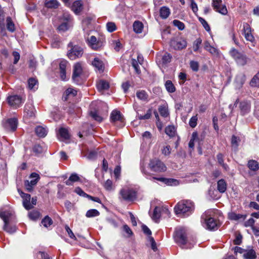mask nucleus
Wrapping results in <instances>:
<instances>
[{"label": "nucleus", "instance_id": "f257e3e1", "mask_svg": "<svg viewBox=\"0 0 259 259\" xmlns=\"http://www.w3.org/2000/svg\"><path fill=\"white\" fill-rule=\"evenodd\" d=\"M176 214H183L188 216L194 209V205L190 200H183L179 202L175 207Z\"/></svg>", "mask_w": 259, "mask_h": 259}, {"label": "nucleus", "instance_id": "f03ea898", "mask_svg": "<svg viewBox=\"0 0 259 259\" xmlns=\"http://www.w3.org/2000/svg\"><path fill=\"white\" fill-rule=\"evenodd\" d=\"M141 172L145 176V178L151 181L156 180L168 186L176 185L178 184L177 180L174 179L152 177L151 174L149 172L145 167L143 166H141Z\"/></svg>", "mask_w": 259, "mask_h": 259}, {"label": "nucleus", "instance_id": "7ed1b4c3", "mask_svg": "<svg viewBox=\"0 0 259 259\" xmlns=\"http://www.w3.org/2000/svg\"><path fill=\"white\" fill-rule=\"evenodd\" d=\"M175 241L180 245H185L187 242V235L185 228L180 227L177 228L174 234Z\"/></svg>", "mask_w": 259, "mask_h": 259}, {"label": "nucleus", "instance_id": "20e7f679", "mask_svg": "<svg viewBox=\"0 0 259 259\" xmlns=\"http://www.w3.org/2000/svg\"><path fill=\"white\" fill-rule=\"evenodd\" d=\"M230 54L238 65L244 66L246 64L247 58L244 54L239 52L237 50L234 48H233L230 51Z\"/></svg>", "mask_w": 259, "mask_h": 259}, {"label": "nucleus", "instance_id": "39448f33", "mask_svg": "<svg viewBox=\"0 0 259 259\" xmlns=\"http://www.w3.org/2000/svg\"><path fill=\"white\" fill-rule=\"evenodd\" d=\"M148 166L152 171L156 172H164L166 170V167L164 163L158 159H151Z\"/></svg>", "mask_w": 259, "mask_h": 259}, {"label": "nucleus", "instance_id": "423d86ee", "mask_svg": "<svg viewBox=\"0 0 259 259\" xmlns=\"http://www.w3.org/2000/svg\"><path fill=\"white\" fill-rule=\"evenodd\" d=\"M68 46L70 48L67 53V56L70 59L75 60L80 57L83 54V50L81 47L76 45L73 46L72 42H70Z\"/></svg>", "mask_w": 259, "mask_h": 259}, {"label": "nucleus", "instance_id": "0eeeda50", "mask_svg": "<svg viewBox=\"0 0 259 259\" xmlns=\"http://www.w3.org/2000/svg\"><path fill=\"white\" fill-rule=\"evenodd\" d=\"M29 179L31 180L24 181V186L28 192H31L33 190L34 187L37 184L39 179V176L37 174L32 172L30 175Z\"/></svg>", "mask_w": 259, "mask_h": 259}, {"label": "nucleus", "instance_id": "6e6552de", "mask_svg": "<svg viewBox=\"0 0 259 259\" xmlns=\"http://www.w3.org/2000/svg\"><path fill=\"white\" fill-rule=\"evenodd\" d=\"M119 193L122 200L126 201H132L136 197V192L132 189L123 188Z\"/></svg>", "mask_w": 259, "mask_h": 259}, {"label": "nucleus", "instance_id": "1a4fd4ad", "mask_svg": "<svg viewBox=\"0 0 259 259\" xmlns=\"http://www.w3.org/2000/svg\"><path fill=\"white\" fill-rule=\"evenodd\" d=\"M24 101L25 99L17 95L9 96L7 98V101L9 105L15 109L20 107Z\"/></svg>", "mask_w": 259, "mask_h": 259}, {"label": "nucleus", "instance_id": "9d476101", "mask_svg": "<svg viewBox=\"0 0 259 259\" xmlns=\"http://www.w3.org/2000/svg\"><path fill=\"white\" fill-rule=\"evenodd\" d=\"M222 0H212V7L213 10L223 15L228 13L227 9L225 5H222Z\"/></svg>", "mask_w": 259, "mask_h": 259}, {"label": "nucleus", "instance_id": "9b49d317", "mask_svg": "<svg viewBox=\"0 0 259 259\" xmlns=\"http://www.w3.org/2000/svg\"><path fill=\"white\" fill-rule=\"evenodd\" d=\"M170 46L175 50H182L187 47V41L181 38H174L171 40Z\"/></svg>", "mask_w": 259, "mask_h": 259}, {"label": "nucleus", "instance_id": "f8f14e48", "mask_svg": "<svg viewBox=\"0 0 259 259\" xmlns=\"http://www.w3.org/2000/svg\"><path fill=\"white\" fill-rule=\"evenodd\" d=\"M18 120L16 118H9L3 123V126L8 131L14 132L17 128Z\"/></svg>", "mask_w": 259, "mask_h": 259}, {"label": "nucleus", "instance_id": "ddd939ff", "mask_svg": "<svg viewBox=\"0 0 259 259\" xmlns=\"http://www.w3.org/2000/svg\"><path fill=\"white\" fill-rule=\"evenodd\" d=\"M243 31L245 38L247 41H249L251 43L255 42V38L251 33V29L250 25L247 23H243Z\"/></svg>", "mask_w": 259, "mask_h": 259}, {"label": "nucleus", "instance_id": "4468645a", "mask_svg": "<svg viewBox=\"0 0 259 259\" xmlns=\"http://www.w3.org/2000/svg\"><path fill=\"white\" fill-rule=\"evenodd\" d=\"M82 72V68L80 63H77L73 66V70L72 78L76 83H78L79 77Z\"/></svg>", "mask_w": 259, "mask_h": 259}, {"label": "nucleus", "instance_id": "2eb2a0df", "mask_svg": "<svg viewBox=\"0 0 259 259\" xmlns=\"http://www.w3.org/2000/svg\"><path fill=\"white\" fill-rule=\"evenodd\" d=\"M19 194L23 198V205L27 210L32 208V205L30 203L31 196L29 194L23 193L22 191L18 190Z\"/></svg>", "mask_w": 259, "mask_h": 259}, {"label": "nucleus", "instance_id": "dca6fc26", "mask_svg": "<svg viewBox=\"0 0 259 259\" xmlns=\"http://www.w3.org/2000/svg\"><path fill=\"white\" fill-rule=\"evenodd\" d=\"M88 41L90 46L94 50H97L103 45L102 42L99 40L97 41L96 37L93 35L88 38Z\"/></svg>", "mask_w": 259, "mask_h": 259}, {"label": "nucleus", "instance_id": "f3484780", "mask_svg": "<svg viewBox=\"0 0 259 259\" xmlns=\"http://www.w3.org/2000/svg\"><path fill=\"white\" fill-rule=\"evenodd\" d=\"M24 111L25 115L30 118L35 116L36 110L32 104L28 103L25 105Z\"/></svg>", "mask_w": 259, "mask_h": 259}, {"label": "nucleus", "instance_id": "a211bd4d", "mask_svg": "<svg viewBox=\"0 0 259 259\" xmlns=\"http://www.w3.org/2000/svg\"><path fill=\"white\" fill-rule=\"evenodd\" d=\"M68 62L66 60H63L59 63V69L60 77L62 80H65L66 77V68Z\"/></svg>", "mask_w": 259, "mask_h": 259}, {"label": "nucleus", "instance_id": "6ab92c4d", "mask_svg": "<svg viewBox=\"0 0 259 259\" xmlns=\"http://www.w3.org/2000/svg\"><path fill=\"white\" fill-rule=\"evenodd\" d=\"M110 120L112 122H115L117 121L123 122V117L120 111L114 110L111 113Z\"/></svg>", "mask_w": 259, "mask_h": 259}, {"label": "nucleus", "instance_id": "aec40b11", "mask_svg": "<svg viewBox=\"0 0 259 259\" xmlns=\"http://www.w3.org/2000/svg\"><path fill=\"white\" fill-rule=\"evenodd\" d=\"M205 225L206 228L209 230H214L218 228L216 221L212 218L205 220Z\"/></svg>", "mask_w": 259, "mask_h": 259}, {"label": "nucleus", "instance_id": "412c9836", "mask_svg": "<svg viewBox=\"0 0 259 259\" xmlns=\"http://www.w3.org/2000/svg\"><path fill=\"white\" fill-rule=\"evenodd\" d=\"M93 66L100 72H103L104 70V64L102 60L98 58H94L92 62Z\"/></svg>", "mask_w": 259, "mask_h": 259}, {"label": "nucleus", "instance_id": "4be33fe9", "mask_svg": "<svg viewBox=\"0 0 259 259\" xmlns=\"http://www.w3.org/2000/svg\"><path fill=\"white\" fill-rule=\"evenodd\" d=\"M82 9L83 5L81 1H76L73 3L72 6V10L75 14H79L80 12L82 10Z\"/></svg>", "mask_w": 259, "mask_h": 259}, {"label": "nucleus", "instance_id": "5701e85b", "mask_svg": "<svg viewBox=\"0 0 259 259\" xmlns=\"http://www.w3.org/2000/svg\"><path fill=\"white\" fill-rule=\"evenodd\" d=\"M240 109L242 115L248 113L250 110V104L246 101L241 102L240 103Z\"/></svg>", "mask_w": 259, "mask_h": 259}, {"label": "nucleus", "instance_id": "b1692460", "mask_svg": "<svg viewBox=\"0 0 259 259\" xmlns=\"http://www.w3.org/2000/svg\"><path fill=\"white\" fill-rule=\"evenodd\" d=\"M97 88L99 92H103L109 88V83L104 80H100L97 83Z\"/></svg>", "mask_w": 259, "mask_h": 259}, {"label": "nucleus", "instance_id": "393cba45", "mask_svg": "<svg viewBox=\"0 0 259 259\" xmlns=\"http://www.w3.org/2000/svg\"><path fill=\"white\" fill-rule=\"evenodd\" d=\"M227 186V183L224 179H221L217 182V189L221 193H223L226 191Z\"/></svg>", "mask_w": 259, "mask_h": 259}, {"label": "nucleus", "instance_id": "a878e982", "mask_svg": "<svg viewBox=\"0 0 259 259\" xmlns=\"http://www.w3.org/2000/svg\"><path fill=\"white\" fill-rule=\"evenodd\" d=\"M80 178L76 173L72 174L69 179L65 182V184L68 186L72 185L73 183L80 181Z\"/></svg>", "mask_w": 259, "mask_h": 259}, {"label": "nucleus", "instance_id": "bb28decb", "mask_svg": "<svg viewBox=\"0 0 259 259\" xmlns=\"http://www.w3.org/2000/svg\"><path fill=\"white\" fill-rule=\"evenodd\" d=\"M12 215V213L8 211L0 212V218L3 220L4 224L9 223Z\"/></svg>", "mask_w": 259, "mask_h": 259}, {"label": "nucleus", "instance_id": "cd10ccee", "mask_svg": "<svg viewBox=\"0 0 259 259\" xmlns=\"http://www.w3.org/2000/svg\"><path fill=\"white\" fill-rule=\"evenodd\" d=\"M244 259H256V255L255 251L253 249L246 250L243 254Z\"/></svg>", "mask_w": 259, "mask_h": 259}, {"label": "nucleus", "instance_id": "c85d7f7f", "mask_svg": "<svg viewBox=\"0 0 259 259\" xmlns=\"http://www.w3.org/2000/svg\"><path fill=\"white\" fill-rule=\"evenodd\" d=\"M160 16L162 19H166L170 15L169 9L165 6L162 7L159 11Z\"/></svg>", "mask_w": 259, "mask_h": 259}, {"label": "nucleus", "instance_id": "c756f323", "mask_svg": "<svg viewBox=\"0 0 259 259\" xmlns=\"http://www.w3.org/2000/svg\"><path fill=\"white\" fill-rule=\"evenodd\" d=\"M246 217V215H243L235 212H231L229 214V218L231 220L237 221L240 219L244 220Z\"/></svg>", "mask_w": 259, "mask_h": 259}, {"label": "nucleus", "instance_id": "7c9ffc66", "mask_svg": "<svg viewBox=\"0 0 259 259\" xmlns=\"http://www.w3.org/2000/svg\"><path fill=\"white\" fill-rule=\"evenodd\" d=\"M134 31L137 33H140L142 32L143 29V24L142 22L136 21L133 24Z\"/></svg>", "mask_w": 259, "mask_h": 259}, {"label": "nucleus", "instance_id": "2f4dec72", "mask_svg": "<svg viewBox=\"0 0 259 259\" xmlns=\"http://www.w3.org/2000/svg\"><path fill=\"white\" fill-rule=\"evenodd\" d=\"M35 131L36 134L39 137H45L47 134V130L41 126H37Z\"/></svg>", "mask_w": 259, "mask_h": 259}, {"label": "nucleus", "instance_id": "473e14b6", "mask_svg": "<svg viewBox=\"0 0 259 259\" xmlns=\"http://www.w3.org/2000/svg\"><path fill=\"white\" fill-rule=\"evenodd\" d=\"M247 166L250 170L254 171H255L259 169L258 163L254 160H249L248 161Z\"/></svg>", "mask_w": 259, "mask_h": 259}, {"label": "nucleus", "instance_id": "72a5a7b5", "mask_svg": "<svg viewBox=\"0 0 259 259\" xmlns=\"http://www.w3.org/2000/svg\"><path fill=\"white\" fill-rule=\"evenodd\" d=\"M59 134L61 138L64 140H67L70 138V135L67 129L61 127L59 130Z\"/></svg>", "mask_w": 259, "mask_h": 259}, {"label": "nucleus", "instance_id": "f704fd0d", "mask_svg": "<svg viewBox=\"0 0 259 259\" xmlns=\"http://www.w3.org/2000/svg\"><path fill=\"white\" fill-rule=\"evenodd\" d=\"M3 229L6 232L12 234L16 232V227L14 225H10L9 223L4 224Z\"/></svg>", "mask_w": 259, "mask_h": 259}, {"label": "nucleus", "instance_id": "c9c22d12", "mask_svg": "<svg viewBox=\"0 0 259 259\" xmlns=\"http://www.w3.org/2000/svg\"><path fill=\"white\" fill-rule=\"evenodd\" d=\"M45 6L48 8H57L59 6L57 0H46Z\"/></svg>", "mask_w": 259, "mask_h": 259}, {"label": "nucleus", "instance_id": "e433bc0d", "mask_svg": "<svg viewBox=\"0 0 259 259\" xmlns=\"http://www.w3.org/2000/svg\"><path fill=\"white\" fill-rule=\"evenodd\" d=\"M7 21V29L11 32H13L15 30V24L12 20L10 17H8L6 19Z\"/></svg>", "mask_w": 259, "mask_h": 259}, {"label": "nucleus", "instance_id": "4c0bfd02", "mask_svg": "<svg viewBox=\"0 0 259 259\" xmlns=\"http://www.w3.org/2000/svg\"><path fill=\"white\" fill-rule=\"evenodd\" d=\"M165 133L170 137H173L176 134V128L174 125H168L165 128Z\"/></svg>", "mask_w": 259, "mask_h": 259}, {"label": "nucleus", "instance_id": "58836bf2", "mask_svg": "<svg viewBox=\"0 0 259 259\" xmlns=\"http://www.w3.org/2000/svg\"><path fill=\"white\" fill-rule=\"evenodd\" d=\"M165 87L168 93H172L176 91V88L171 80H167L165 83Z\"/></svg>", "mask_w": 259, "mask_h": 259}, {"label": "nucleus", "instance_id": "ea45409f", "mask_svg": "<svg viewBox=\"0 0 259 259\" xmlns=\"http://www.w3.org/2000/svg\"><path fill=\"white\" fill-rule=\"evenodd\" d=\"M161 216V208L159 207H155L152 215V219L157 222Z\"/></svg>", "mask_w": 259, "mask_h": 259}, {"label": "nucleus", "instance_id": "a19ab883", "mask_svg": "<svg viewBox=\"0 0 259 259\" xmlns=\"http://www.w3.org/2000/svg\"><path fill=\"white\" fill-rule=\"evenodd\" d=\"M250 85L252 87H259V71L251 79Z\"/></svg>", "mask_w": 259, "mask_h": 259}, {"label": "nucleus", "instance_id": "79ce46f5", "mask_svg": "<svg viewBox=\"0 0 259 259\" xmlns=\"http://www.w3.org/2000/svg\"><path fill=\"white\" fill-rule=\"evenodd\" d=\"M37 80L34 78H30L28 80V87L31 90L37 89Z\"/></svg>", "mask_w": 259, "mask_h": 259}, {"label": "nucleus", "instance_id": "37998d69", "mask_svg": "<svg viewBox=\"0 0 259 259\" xmlns=\"http://www.w3.org/2000/svg\"><path fill=\"white\" fill-rule=\"evenodd\" d=\"M100 215V212L96 209H91L88 210L85 214V216L87 218H93L99 216Z\"/></svg>", "mask_w": 259, "mask_h": 259}, {"label": "nucleus", "instance_id": "c03bdc74", "mask_svg": "<svg viewBox=\"0 0 259 259\" xmlns=\"http://www.w3.org/2000/svg\"><path fill=\"white\" fill-rule=\"evenodd\" d=\"M204 49L212 55H216L218 53V50L210 46L208 42H205Z\"/></svg>", "mask_w": 259, "mask_h": 259}, {"label": "nucleus", "instance_id": "a18cd8bd", "mask_svg": "<svg viewBox=\"0 0 259 259\" xmlns=\"http://www.w3.org/2000/svg\"><path fill=\"white\" fill-rule=\"evenodd\" d=\"M65 96L64 98V100H67L68 99V97L70 96L74 97L77 95V91L75 90H74L72 88H69L65 91Z\"/></svg>", "mask_w": 259, "mask_h": 259}, {"label": "nucleus", "instance_id": "49530a36", "mask_svg": "<svg viewBox=\"0 0 259 259\" xmlns=\"http://www.w3.org/2000/svg\"><path fill=\"white\" fill-rule=\"evenodd\" d=\"M136 96L138 99L141 100L146 101L148 98V95L145 91H138Z\"/></svg>", "mask_w": 259, "mask_h": 259}, {"label": "nucleus", "instance_id": "de8ad7c7", "mask_svg": "<svg viewBox=\"0 0 259 259\" xmlns=\"http://www.w3.org/2000/svg\"><path fill=\"white\" fill-rule=\"evenodd\" d=\"M158 111L161 116L166 117L169 115V113L167 108L164 106H160L158 108Z\"/></svg>", "mask_w": 259, "mask_h": 259}, {"label": "nucleus", "instance_id": "09e8293b", "mask_svg": "<svg viewBox=\"0 0 259 259\" xmlns=\"http://www.w3.org/2000/svg\"><path fill=\"white\" fill-rule=\"evenodd\" d=\"M41 224L46 228H48L53 224L52 219L48 215L46 216L41 221Z\"/></svg>", "mask_w": 259, "mask_h": 259}, {"label": "nucleus", "instance_id": "8fccbe9b", "mask_svg": "<svg viewBox=\"0 0 259 259\" xmlns=\"http://www.w3.org/2000/svg\"><path fill=\"white\" fill-rule=\"evenodd\" d=\"M240 142V139L234 135L232 136L231 138V145L232 147L236 150L239 146V143Z\"/></svg>", "mask_w": 259, "mask_h": 259}, {"label": "nucleus", "instance_id": "3c124183", "mask_svg": "<svg viewBox=\"0 0 259 259\" xmlns=\"http://www.w3.org/2000/svg\"><path fill=\"white\" fill-rule=\"evenodd\" d=\"M28 216L31 220L36 221L39 218L40 213L38 211L33 210L29 213Z\"/></svg>", "mask_w": 259, "mask_h": 259}, {"label": "nucleus", "instance_id": "603ef678", "mask_svg": "<svg viewBox=\"0 0 259 259\" xmlns=\"http://www.w3.org/2000/svg\"><path fill=\"white\" fill-rule=\"evenodd\" d=\"M32 150L33 152L35 154V155H38L42 153L43 152L42 147L39 144H35L34 145Z\"/></svg>", "mask_w": 259, "mask_h": 259}, {"label": "nucleus", "instance_id": "864d4df0", "mask_svg": "<svg viewBox=\"0 0 259 259\" xmlns=\"http://www.w3.org/2000/svg\"><path fill=\"white\" fill-rule=\"evenodd\" d=\"M172 23L175 26L177 27L180 30H182L185 28V25L184 23L178 20H173Z\"/></svg>", "mask_w": 259, "mask_h": 259}, {"label": "nucleus", "instance_id": "5fc2aeb1", "mask_svg": "<svg viewBox=\"0 0 259 259\" xmlns=\"http://www.w3.org/2000/svg\"><path fill=\"white\" fill-rule=\"evenodd\" d=\"M198 20L199 22L203 25V27L205 29L206 31L209 32L210 30V28L207 23V22L202 17H199Z\"/></svg>", "mask_w": 259, "mask_h": 259}, {"label": "nucleus", "instance_id": "6e6d98bb", "mask_svg": "<svg viewBox=\"0 0 259 259\" xmlns=\"http://www.w3.org/2000/svg\"><path fill=\"white\" fill-rule=\"evenodd\" d=\"M139 62H138L136 59H132V66L135 70V71L137 73L140 74L141 73V71L139 66Z\"/></svg>", "mask_w": 259, "mask_h": 259}, {"label": "nucleus", "instance_id": "4d7b16f0", "mask_svg": "<svg viewBox=\"0 0 259 259\" xmlns=\"http://www.w3.org/2000/svg\"><path fill=\"white\" fill-rule=\"evenodd\" d=\"M197 120L198 117L197 115L192 116L189 120V125L192 128L195 127L197 125Z\"/></svg>", "mask_w": 259, "mask_h": 259}, {"label": "nucleus", "instance_id": "13d9d810", "mask_svg": "<svg viewBox=\"0 0 259 259\" xmlns=\"http://www.w3.org/2000/svg\"><path fill=\"white\" fill-rule=\"evenodd\" d=\"M202 43V39L199 37V38H198L196 39V40H195V41L194 42V44H193V50L194 52H197L199 48V46Z\"/></svg>", "mask_w": 259, "mask_h": 259}, {"label": "nucleus", "instance_id": "bf43d9fd", "mask_svg": "<svg viewBox=\"0 0 259 259\" xmlns=\"http://www.w3.org/2000/svg\"><path fill=\"white\" fill-rule=\"evenodd\" d=\"M190 66L192 70L194 71L197 72L199 69V63L197 61H191L190 62Z\"/></svg>", "mask_w": 259, "mask_h": 259}, {"label": "nucleus", "instance_id": "052dcab7", "mask_svg": "<svg viewBox=\"0 0 259 259\" xmlns=\"http://www.w3.org/2000/svg\"><path fill=\"white\" fill-rule=\"evenodd\" d=\"M107 30L110 32H112L116 30V27L115 24L113 22H108L106 24Z\"/></svg>", "mask_w": 259, "mask_h": 259}, {"label": "nucleus", "instance_id": "680f3d73", "mask_svg": "<svg viewBox=\"0 0 259 259\" xmlns=\"http://www.w3.org/2000/svg\"><path fill=\"white\" fill-rule=\"evenodd\" d=\"M5 15L3 10L0 7V27L3 28L5 26Z\"/></svg>", "mask_w": 259, "mask_h": 259}, {"label": "nucleus", "instance_id": "e2e57ef3", "mask_svg": "<svg viewBox=\"0 0 259 259\" xmlns=\"http://www.w3.org/2000/svg\"><path fill=\"white\" fill-rule=\"evenodd\" d=\"M90 115L95 120L99 122L102 121V117L100 116L96 111H91Z\"/></svg>", "mask_w": 259, "mask_h": 259}, {"label": "nucleus", "instance_id": "0e129e2a", "mask_svg": "<svg viewBox=\"0 0 259 259\" xmlns=\"http://www.w3.org/2000/svg\"><path fill=\"white\" fill-rule=\"evenodd\" d=\"M171 56L170 55V54L166 53L162 56V62L164 64L169 63L171 61Z\"/></svg>", "mask_w": 259, "mask_h": 259}, {"label": "nucleus", "instance_id": "69168bd1", "mask_svg": "<svg viewBox=\"0 0 259 259\" xmlns=\"http://www.w3.org/2000/svg\"><path fill=\"white\" fill-rule=\"evenodd\" d=\"M58 29L59 31L64 32L69 29L68 24L67 22L62 23L59 26Z\"/></svg>", "mask_w": 259, "mask_h": 259}, {"label": "nucleus", "instance_id": "338daca9", "mask_svg": "<svg viewBox=\"0 0 259 259\" xmlns=\"http://www.w3.org/2000/svg\"><path fill=\"white\" fill-rule=\"evenodd\" d=\"M151 109H149L147 110V113L144 115H139V118L141 120L149 119L151 116Z\"/></svg>", "mask_w": 259, "mask_h": 259}, {"label": "nucleus", "instance_id": "774afa93", "mask_svg": "<svg viewBox=\"0 0 259 259\" xmlns=\"http://www.w3.org/2000/svg\"><path fill=\"white\" fill-rule=\"evenodd\" d=\"M104 188L108 191H110L112 189V182L110 180H107L104 184Z\"/></svg>", "mask_w": 259, "mask_h": 259}]
</instances>
